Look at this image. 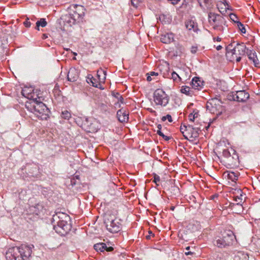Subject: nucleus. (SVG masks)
<instances>
[{
    "mask_svg": "<svg viewBox=\"0 0 260 260\" xmlns=\"http://www.w3.org/2000/svg\"><path fill=\"white\" fill-rule=\"evenodd\" d=\"M149 234H152L153 236H154V235L152 234V233L151 232H150L149 233Z\"/></svg>",
    "mask_w": 260,
    "mask_h": 260,
    "instance_id": "59",
    "label": "nucleus"
},
{
    "mask_svg": "<svg viewBox=\"0 0 260 260\" xmlns=\"http://www.w3.org/2000/svg\"><path fill=\"white\" fill-rule=\"evenodd\" d=\"M151 113H155V111L154 110H153L152 109H151L150 111Z\"/></svg>",
    "mask_w": 260,
    "mask_h": 260,
    "instance_id": "54",
    "label": "nucleus"
},
{
    "mask_svg": "<svg viewBox=\"0 0 260 260\" xmlns=\"http://www.w3.org/2000/svg\"><path fill=\"white\" fill-rule=\"evenodd\" d=\"M158 129H161V125L159 124L157 125V126Z\"/></svg>",
    "mask_w": 260,
    "mask_h": 260,
    "instance_id": "50",
    "label": "nucleus"
},
{
    "mask_svg": "<svg viewBox=\"0 0 260 260\" xmlns=\"http://www.w3.org/2000/svg\"><path fill=\"white\" fill-rule=\"evenodd\" d=\"M221 101L216 98L210 99L206 104V109L211 113L220 115L225 111L224 107L222 105Z\"/></svg>",
    "mask_w": 260,
    "mask_h": 260,
    "instance_id": "8",
    "label": "nucleus"
},
{
    "mask_svg": "<svg viewBox=\"0 0 260 260\" xmlns=\"http://www.w3.org/2000/svg\"><path fill=\"white\" fill-rule=\"evenodd\" d=\"M187 125H183V126L181 125L180 126V131L183 134V135L184 136V135H185V134H184L185 132H187Z\"/></svg>",
    "mask_w": 260,
    "mask_h": 260,
    "instance_id": "37",
    "label": "nucleus"
},
{
    "mask_svg": "<svg viewBox=\"0 0 260 260\" xmlns=\"http://www.w3.org/2000/svg\"><path fill=\"white\" fill-rule=\"evenodd\" d=\"M193 115H194V118H195L198 117V112L194 113V112H193Z\"/></svg>",
    "mask_w": 260,
    "mask_h": 260,
    "instance_id": "49",
    "label": "nucleus"
},
{
    "mask_svg": "<svg viewBox=\"0 0 260 260\" xmlns=\"http://www.w3.org/2000/svg\"><path fill=\"white\" fill-rule=\"evenodd\" d=\"M146 238H147V239H150V236H146Z\"/></svg>",
    "mask_w": 260,
    "mask_h": 260,
    "instance_id": "57",
    "label": "nucleus"
},
{
    "mask_svg": "<svg viewBox=\"0 0 260 260\" xmlns=\"http://www.w3.org/2000/svg\"><path fill=\"white\" fill-rule=\"evenodd\" d=\"M246 54L248 59L252 62L255 67H259L260 63L257 57L256 53L254 51L248 49L246 51Z\"/></svg>",
    "mask_w": 260,
    "mask_h": 260,
    "instance_id": "14",
    "label": "nucleus"
},
{
    "mask_svg": "<svg viewBox=\"0 0 260 260\" xmlns=\"http://www.w3.org/2000/svg\"><path fill=\"white\" fill-rule=\"evenodd\" d=\"M171 75H172V78L174 81H176V82H179V81H181V78L179 75V74L176 73L175 72H173L172 73Z\"/></svg>",
    "mask_w": 260,
    "mask_h": 260,
    "instance_id": "29",
    "label": "nucleus"
},
{
    "mask_svg": "<svg viewBox=\"0 0 260 260\" xmlns=\"http://www.w3.org/2000/svg\"><path fill=\"white\" fill-rule=\"evenodd\" d=\"M221 38H219V37L214 38H213V40H214V41H217V42H220V41H221Z\"/></svg>",
    "mask_w": 260,
    "mask_h": 260,
    "instance_id": "46",
    "label": "nucleus"
},
{
    "mask_svg": "<svg viewBox=\"0 0 260 260\" xmlns=\"http://www.w3.org/2000/svg\"><path fill=\"white\" fill-rule=\"evenodd\" d=\"M78 124L86 131H93L91 119L86 117L80 118L77 120Z\"/></svg>",
    "mask_w": 260,
    "mask_h": 260,
    "instance_id": "13",
    "label": "nucleus"
},
{
    "mask_svg": "<svg viewBox=\"0 0 260 260\" xmlns=\"http://www.w3.org/2000/svg\"><path fill=\"white\" fill-rule=\"evenodd\" d=\"M142 2V0H131L132 5L137 8L140 3Z\"/></svg>",
    "mask_w": 260,
    "mask_h": 260,
    "instance_id": "35",
    "label": "nucleus"
},
{
    "mask_svg": "<svg viewBox=\"0 0 260 260\" xmlns=\"http://www.w3.org/2000/svg\"><path fill=\"white\" fill-rule=\"evenodd\" d=\"M47 23L45 19L41 18L39 21H38L36 22V28L39 30L40 26H41L43 27H45L47 25Z\"/></svg>",
    "mask_w": 260,
    "mask_h": 260,
    "instance_id": "27",
    "label": "nucleus"
},
{
    "mask_svg": "<svg viewBox=\"0 0 260 260\" xmlns=\"http://www.w3.org/2000/svg\"><path fill=\"white\" fill-rule=\"evenodd\" d=\"M157 134H158L159 136L162 137L164 136V134L161 132V129H157Z\"/></svg>",
    "mask_w": 260,
    "mask_h": 260,
    "instance_id": "43",
    "label": "nucleus"
},
{
    "mask_svg": "<svg viewBox=\"0 0 260 260\" xmlns=\"http://www.w3.org/2000/svg\"><path fill=\"white\" fill-rule=\"evenodd\" d=\"M117 117L121 122H127L128 120V113L126 110L120 109L117 112Z\"/></svg>",
    "mask_w": 260,
    "mask_h": 260,
    "instance_id": "18",
    "label": "nucleus"
},
{
    "mask_svg": "<svg viewBox=\"0 0 260 260\" xmlns=\"http://www.w3.org/2000/svg\"><path fill=\"white\" fill-rule=\"evenodd\" d=\"M189 249V247H187L186 248V250H188Z\"/></svg>",
    "mask_w": 260,
    "mask_h": 260,
    "instance_id": "58",
    "label": "nucleus"
},
{
    "mask_svg": "<svg viewBox=\"0 0 260 260\" xmlns=\"http://www.w3.org/2000/svg\"><path fill=\"white\" fill-rule=\"evenodd\" d=\"M23 24L25 25V26L26 27H29L30 26V25H31L30 22L28 21V18L24 22Z\"/></svg>",
    "mask_w": 260,
    "mask_h": 260,
    "instance_id": "38",
    "label": "nucleus"
},
{
    "mask_svg": "<svg viewBox=\"0 0 260 260\" xmlns=\"http://www.w3.org/2000/svg\"><path fill=\"white\" fill-rule=\"evenodd\" d=\"M174 208H175V207L173 206V207H171V209L172 210H174Z\"/></svg>",
    "mask_w": 260,
    "mask_h": 260,
    "instance_id": "56",
    "label": "nucleus"
},
{
    "mask_svg": "<svg viewBox=\"0 0 260 260\" xmlns=\"http://www.w3.org/2000/svg\"><path fill=\"white\" fill-rule=\"evenodd\" d=\"M198 50L197 47L192 46L191 48V52L193 54H195Z\"/></svg>",
    "mask_w": 260,
    "mask_h": 260,
    "instance_id": "40",
    "label": "nucleus"
},
{
    "mask_svg": "<svg viewBox=\"0 0 260 260\" xmlns=\"http://www.w3.org/2000/svg\"><path fill=\"white\" fill-rule=\"evenodd\" d=\"M185 26L186 28L189 30H192L193 31L196 32L198 30V26L197 23L192 20L187 21L185 23Z\"/></svg>",
    "mask_w": 260,
    "mask_h": 260,
    "instance_id": "21",
    "label": "nucleus"
},
{
    "mask_svg": "<svg viewBox=\"0 0 260 260\" xmlns=\"http://www.w3.org/2000/svg\"><path fill=\"white\" fill-rule=\"evenodd\" d=\"M88 79L90 80L93 86L98 87L99 85H101L100 84L96 81V80L93 77L90 79L88 78Z\"/></svg>",
    "mask_w": 260,
    "mask_h": 260,
    "instance_id": "31",
    "label": "nucleus"
},
{
    "mask_svg": "<svg viewBox=\"0 0 260 260\" xmlns=\"http://www.w3.org/2000/svg\"><path fill=\"white\" fill-rule=\"evenodd\" d=\"M153 182L156 184L157 186H158L159 184L157 183V182H159L160 180L159 176L156 174H153Z\"/></svg>",
    "mask_w": 260,
    "mask_h": 260,
    "instance_id": "33",
    "label": "nucleus"
},
{
    "mask_svg": "<svg viewBox=\"0 0 260 260\" xmlns=\"http://www.w3.org/2000/svg\"><path fill=\"white\" fill-rule=\"evenodd\" d=\"M192 87L194 90H200L204 87V81L201 80L199 77H194L191 81Z\"/></svg>",
    "mask_w": 260,
    "mask_h": 260,
    "instance_id": "17",
    "label": "nucleus"
},
{
    "mask_svg": "<svg viewBox=\"0 0 260 260\" xmlns=\"http://www.w3.org/2000/svg\"><path fill=\"white\" fill-rule=\"evenodd\" d=\"M185 253L186 255H189L191 254L192 253L191 252H185Z\"/></svg>",
    "mask_w": 260,
    "mask_h": 260,
    "instance_id": "52",
    "label": "nucleus"
},
{
    "mask_svg": "<svg viewBox=\"0 0 260 260\" xmlns=\"http://www.w3.org/2000/svg\"><path fill=\"white\" fill-rule=\"evenodd\" d=\"M227 177L231 181L236 182L238 179L239 173H235L234 172H227Z\"/></svg>",
    "mask_w": 260,
    "mask_h": 260,
    "instance_id": "24",
    "label": "nucleus"
},
{
    "mask_svg": "<svg viewBox=\"0 0 260 260\" xmlns=\"http://www.w3.org/2000/svg\"><path fill=\"white\" fill-rule=\"evenodd\" d=\"M151 80H152V78H151V76L149 75V76H147V80L148 81H151Z\"/></svg>",
    "mask_w": 260,
    "mask_h": 260,
    "instance_id": "48",
    "label": "nucleus"
},
{
    "mask_svg": "<svg viewBox=\"0 0 260 260\" xmlns=\"http://www.w3.org/2000/svg\"><path fill=\"white\" fill-rule=\"evenodd\" d=\"M234 201L236 202H239L236 204L231 203L230 205V207L232 209H233L235 207H240V209H242L243 207L241 204V203L242 202V199L240 197L237 196V197H235Z\"/></svg>",
    "mask_w": 260,
    "mask_h": 260,
    "instance_id": "25",
    "label": "nucleus"
},
{
    "mask_svg": "<svg viewBox=\"0 0 260 260\" xmlns=\"http://www.w3.org/2000/svg\"><path fill=\"white\" fill-rule=\"evenodd\" d=\"M209 127V125H208L207 127H206V129H207L208 128V127Z\"/></svg>",
    "mask_w": 260,
    "mask_h": 260,
    "instance_id": "60",
    "label": "nucleus"
},
{
    "mask_svg": "<svg viewBox=\"0 0 260 260\" xmlns=\"http://www.w3.org/2000/svg\"><path fill=\"white\" fill-rule=\"evenodd\" d=\"M47 38V36L46 34H43V39H46Z\"/></svg>",
    "mask_w": 260,
    "mask_h": 260,
    "instance_id": "51",
    "label": "nucleus"
},
{
    "mask_svg": "<svg viewBox=\"0 0 260 260\" xmlns=\"http://www.w3.org/2000/svg\"><path fill=\"white\" fill-rule=\"evenodd\" d=\"M115 96V97H116L117 98V93L116 94V95Z\"/></svg>",
    "mask_w": 260,
    "mask_h": 260,
    "instance_id": "61",
    "label": "nucleus"
},
{
    "mask_svg": "<svg viewBox=\"0 0 260 260\" xmlns=\"http://www.w3.org/2000/svg\"><path fill=\"white\" fill-rule=\"evenodd\" d=\"M43 208V205L41 204L38 203L34 206L30 207V209L34 214L38 215Z\"/></svg>",
    "mask_w": 260,
    "mask_h": 260,
    "instance_id": "23",
    "label": "nucleus"
},
{
    "mask_svg": "<svg viewBox=\"0 0 260 260\" xmlns=\"http://www.w3.org/2000/svg\"><path fill=\"white\" fill-rule=\"evenodd\" d=\"M162 137L166 141H168L170 139V137L167 136L164 134V136H162Z\"/></svg>",
    "mask_w": 260,
    "mask_h": 260,
    "instance_id": "44",
    "label": "nucleus"
},
{
    "mask_svg": "<svg viewBox=\"0 0 260 260\" xmlns=\"http://www.w3.org/2000/svg\"><path fill=\"white\" fill-rule=\"evenodd\" d=\"M216 48L217 50H220L222 48V47L221 45H218L216 47Z\"/></svg>",
    "mask_w": 260,
    "mask_h": 260,
    "instance_id": "47",
    "label": "nucleus"
},
{
    "mask_svg": "<svg viewBox=\"0 0 260 260\" xmlns=\"http://www.w3.org/2000/svg\"><path fill=\"white\" fill-rule=\"evenodd\" d=\"M230 19L233 21H234L235 23H237V21H238V17L237 16L234 14H231L230 15Z\"/></svg>",
    "mask_w": 260,
    "mask_h": 260,
    "instance_id": "34",
    "label": "nucleus"
},
{
    "mask_svg": "<svg viewBox=\"0 0 260 260\" xmlns=\"http://www.w3.org/2000/svg\"><path fill=\"white\" fill-rule=\"evenodd\" d=\"M209 22L214 30L223 32L228 27L225 18L219 14L210 12L208 14Z\"/></svg>",
    "mask_w": 260,
    "mask_h": 260,
    "instance_id": "6",
    "label": "nucleus"
},
{
    "mask_svg": "<svg viewBox=\"0 0 260 260\" xmlns=\"http://www.w3.org/2000/svg\"><path fill=\"white\" fill-rule=\"evenodd\" d=\"M235 239L234 233L231 230L224 231L221 236H218L214 240V245L219 248H225L233 244Z\"/></svg>",
    "mask_w": 260,
    "mask_h": 260,
    "instance_id": "7",
    "label": "nucleus"
},
{
    "mask_svg": "<svg viewBox=\"0 0 260 260\" xmlns=\"http://www.w3.org/2000/svg\"><path fill=\"white\" fill-rule=\"evenodd\" d=\"M78 77L79 72L78 70L75 68H70L67 76L68 80L70 82H75L77 80Z\"/></svg>",
    "mask_w": 260,
    "mask_h": 260,
    "instance_id": "16",
    "label": "nucleus"
},
{
    "mask_svg": "<svg viewBox=\"0 0 260 260\" xmlns=\"http://www.w3.org/2000/svg\"><path fill=\"white\" fill-rule=\"evenodd\" d=\"M155 103L157 105L166 106L169 103V98L165 92L161 89H157L153 93Z\"/></svg>",
    "mask_w": 260,
    "mask_h": 260,
    "instance_id": "10",
    "label": "nucleus"
},
{
    "mask_svg": "<svg viewBox=\"0 0 260 260\" xmlns=\"http://www.w3.org/2000/svg\"><path fill=\"white\" fill-rule=\"evenodd\" d=\"M168 1L170 2L173 5H175L177 4L180 0H168Z\"/></svg>",
    "mask_w": 260,
    "mask_h": 260,
    "instance_id": "42",
    "label": "nucleus"
},
{
    "mask_svg": "<svg viewBox=\"0 0 260 260\" xmlns=\"http://www.w3.org/2000/svg\"><path fill=\"white\" fill-rule=\"evenodd\" d=\"M237 26L242 34L246 33V29L244 25L240 21H237Z\"/></svg>",
    "mask_w": 260,
    "mask_h": 260,
    "instance_id": "30",
    "label": "nucleus"
},
{
    "mask_svg": "<svg viewBox=\"0 0 260 260\" xmlns=\"http://www.w3.org/2000/svg\"><path fill=\"white\" fill-rule=\"evenodd\" d=\"M234 44L235 42L232 43L226 47V55L228 57L231 56V60L239 62L241 56L246 54L248 48L244 43H237L236 46Z\"/></svg>",
    "mask_w": 260,
    "mask_h": 260,
    "instance_id": "4",
    "label": "nucleus"
},
{
    "mask_svg": "<svg viewBox=\"0 0 260 260\" xmlns=\"http://www.w3.org/2000/svg\"><path fill=\"white\" fill-rule=\"evenodd\" d=\"M180 91L181 93L188 96H192L193 94V90L187 86H182Z\"/></svg>",
    "mask_w": 260,
    "mask_h": 260,
    "instance_id": "22",
    "label": "nucleus"
},
{
    "mask_svg": "<svg viewBox=\"0 0 260 260\" xmlns=\"http://www.w3.org/2000/svg\"><path fill=\"white\" fill-rule=\"evenodd\" d=\"M149 75L150 76H157L158 75V73H156L155 72H151L149 74Z\"/></svg>",
    "mask_w": 260,
    "mask_h": 260,
    "instance_id": "45",
    "label": "nucleus"
},
{
    "mask_svg": "<svg viewBox=\"0 0 260 260\" xmlns=\"http://www.w3.org/2000/svg\"><path fill=\"white\" fill-rule=\"evenodd\" d=\"M25 106L28 110L33 113L38 118L42 120L47 119L49 109L42 102H39L35 99L31 102L26 104Z\"/></svg>",
    "mask_w": 260,
    "mask_h": 260,
    "instance_id": "5",
    "label": "nucleus"
},
{
    "mask_svg": "<svg viewBox=\"0 0 260 260\" xmlns=\"http://www.w3.org/2000/svg\"><path fill=\"white\" fill-rule=\"evenodd\" d=\"M189 120L190 121H193L194 120V115H193V113L189 114L188 115Z\"/></svg>",
    "mask_w": 260,
    "mask_h": 260,
    "instance_id": "39",
    "label": "nucleus"
},
{
    "mask_svg": "<svg viewBox=\"0 0 260 260\" xmlns=\"http://www.w3.org/2000/svg\"><path fill=\"white\" fill-rule=\"evenodd\" d=\"M61 116L64 119L69 120L71 117V114L68 110H64L62 111Z\"/></svg>",
    "mask_w": 260,
    "mask_h": 260,
    "instance_id": "28",
    "label": "nucleus"
},
{
    "mask_svg": "<svg viewBox=\"0 0 260 260\" xmlns=\"http://www.w3.org/2000/svg\"><path fill=\"white\" fill-rule=\"evenodd\" d=\"M224 4L225 5H228V4L227 2L225 1V0H224Z\"/></svg>",
    "mask_w": 260,
    "mask_h": 260,
    "instance_id": "55",
    "label": "nucleus"
},
{
    "mask_svg": "<svg viewBox=\"0 0 260 260\" xmlns=\"http://www.w3.org/2000/svg\"><path fill=\"white\" fill-rule=\"evenodd\" d=\"M34 89L32 87H25L22 90V94L28 99L35 100V94L33 93Z\"/></svg>",
    "mask_w": 260,
    "mask_h": 260,
    "instance_id": "19",
    "label": "nucleus"
},
{
    "mask_svg": "<svg viewBox=\"0 0 260 260\" xmlns=\"http://www.w3.org/2000/svg\"><path fill=\"white\" fill-rule=\"evenodd\" d=\"M71 218L67 214L58 212L53 215L52 223L54 230L60 235H65L71 229Z\"/></svg>",
    "mask_w": 260,
    "mask_h": 260,
    "instance_id": "1",
    "label": "nucleus"
},
{
    "mask_svg": "<svg viewBox=\"0 0 260 260\" xmlns=\"http://www.w3.org/2000/svg\"><path fill=\"white\" fill-rule=\"evenodd\" d=\"M167 119L168 120V121L170 122H172L173 121V120H172V116L170 115V114H167L166 116H163L162 118H161V120L162 121H166Z\"/></svg>",
    "mask_w": 260,
    "mask_h": 260,
    "instance_id": "32",
    "label": "nucleus"
},
{
    "mask_svg": "<svg viewBox=\"0 0 260 260\" xmlns=\"http://www.w3.org/2000/svg\"><path fill=\"white\" fill-rule=\"evenodd\" d=\"M85 9L83 6L73 5L69 8V13L63 16L62 19L65 24L71 26L82 21L85 14Z\"/></svg>",
    "mask_w": 260,
    "mask_h": 260,
    "instance_id": "3",
    "label": "nucleus"
},
{
    "mask_svg": "<svg viewBox=\"0 0 260 260\" xmlns=\"http://www.w3.org/2000/svg\"><path fill=\"white\" fill-rule=\"evenodd\" d=\"M160 40L163 43L170 44L174 41V34L172 32H169L162 35Z\"/></svg>",
    "mask_w": 260,
    "mask_h": 260,
    "instance_id": "20",
    "label": "nucleus"
},
{
    "mask_svg": "<svg viewBox=\"0 0 260 260\" xmlns=\"http://www.w3.org/2000/svg\"><path fill=\"white\" fill-rule=\"evenodd\" d=\"M33 245L22 244L19 247H12L6 253L7 260H28L31 256Z\"/></svg>",
    "mask_w": 260,
    "mask_h": 260,
    "instance_id": "2",
    "label": "nucleus"
},
{
    "mask_svg": "<svg viewBox=\"0 0 260 260\" xmlns=\"http://www.w3.org/2000/svg\"><path fill=\"white\" fill-rule=\"evenodd\" d=\"M117 94L118 100L120 101L121 103H123V98H122V96L119 93H117Z\"/></svg>",
    "mask_w": 260,
    "mask_h": 260,
    "instance_id": "41",
    "label": "nucleus"
},
{
    "mask_svg": "<svg viewBox=\"0 0 260 260\" xmlns=\"http://www.w3.org/2000/svg\"><path fill=\"white\" fill-rule=\"evenodd\" d=\"M218 197L217 195H214L213 196H212V199H214L215 197L217 198Z\"/></svg>",
    "mask_w": 260,
    "mask_h": 260,
    "instance_id": "53",
    "label": "nucleus"
},
{
    "mask_svg": "<svg viewBox=\"0 0 260 260\" xmlns=\"http://www.w3.org/2000/svg\"><path fill=\"white\" fill-rule=\"evenodd\" d=\"M229 97L230 100L244 103L249 98V94L245 90H239L232 92Z\"/></svg>",
    "mask_w": 260,
    "mask_h": 260,
    "instance_id": "11",
    "label": "nucleus"
},
{
    "mask_svg": "<svg viewBox=\"0 0 260 260\" xmlns=\"http://www.w3.org/2000/svg\"><path fill=\"white\" fill-rule=\"evenodd\" d=\"M222 154L225 157H229L231 156V153L228 149H224L222 152Z\"/></svg>",
    "mask_w": 260,
    "mask_h": 260,
    "instance_id": "36",
    "label": "nucleus"
},
{
    "mask_svg": "<svg viewBox=\"0 0 260 260\" xmlns=\"http://www.w3.org/2000/svg\"><path fill=\"white\" fill-rule=\"evenodd\" d=\"M94 249L97 252H104L105 251L111 252L114 248L112 246L108 247L104 243H98L94 245Z\"/></svg>",
    "mask_w": 260,
    "mask_h": 260,
    "instance_id": "15",
    "label": "nucleus"
},
{
    "mask_svg": "<svg viewBox=\"0 0 260 260\" xmlns=\"http://www.w3.org/2000/svg\"><path fill=\"white\" fill-rule=\"evenodd\" d=\"M104 223L107 230L112 233H117L121 230V224L119 220L114 218L111 215H108L105 217Z\"/></svg>",
    "mask_w": 260,
    "mask_h": 260,
    "instance_id": "9",
    "label": "nucleus"
},
{
    "mask_svg": "<svg viewBox=\"0 0 260 260\" xmlns=\"http://www.w3.org/2000/svg\"><path fill=\"white\" fill-rule=\"evenodd\" d=\"M201 131V129L199 127L194 126L192 125H187V132L185 135H184L185 139L191 141L190 139L197 138L199 136V132Z\"/></svg>",
    "mask_w": 260,
    "mask_h": 260,
    "instance_id": "12",
    "label": "nucleus"
},
{
    "mask_svg": "<svg viewBox=\"0 0 260 260\" xmlns=\"http://www.w3.org/2000/svg\"><path fill=\"white\" fill-rule=\"evenodd\" d=\"M247 254L242 252H238L235 257V260H248Z\"/></svg>",
    "mask_w": 260,
    "mask_h": 260,
    "instance_id": "26",
    "label": "nucleus"
}]
</instances>
